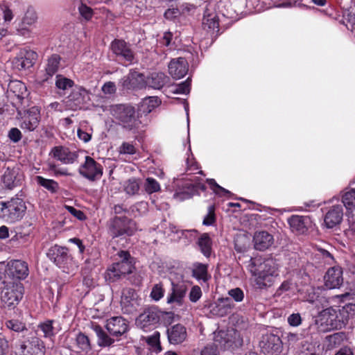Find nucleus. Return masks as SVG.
I'll return each instance as SVG.
<instances>
[{
	"mask_svg": "<svg viewBox=\"0 0 355 355\" xmlns=\"http://www.w3.org/2000/svg\"><path fill=\"white\" fill-rule=\"evenodd\" d=\"M187 289L184 286L172 284L171 293L167 297V302H177L180 304L186 295Z\"/></svg>",
	"mask_w": 355,
	"mask_h": 355,
	"instance_id": "obj_33",
	"label": "nucleus"
},
{
	"mask_svg": "<svg viewBox=\"0 0 355 355\" xmlns=\"http://www.w3.org/2000/svg\"><path fill=\"white\" fill-rule=\"evenodd\" d=\"M64 207L70 214H71L78 219L84 220L85 218V216L82 211L76 209V208L71 206L65 205Z\"/></svg>",
	"mask_w": 355,
	"mask_h": 355,
	"instance_id": "obj_61",
	"label": "nucleus"
},
{
	"mask_svg": "<svg viewBox=\"0 0 355 355\" xmlns=\"http://www.w3.org/2000/svg\"><path fill=\"white\" fill-rule=\"evenodd\" d=\"M112 50L113 53L122 60L130 64L133 62L134 53L125 42L120 40H115L112 42Z\"/></svg>",
	"mask_w": 355,
	"mask_h": 355,
	"instance_id": "obj_24",
	"label": "nucleus"
},
{
	"mask_svg": "<svg viewBox=\"0 0 355 355\" xmlns=\"http://www.w3.org/2000/svg\"><path fill=\"white\" fill-rule=\"evenodd\" d=\"M191 80L188 78L185 81L175 85L168 87L165 92L167 94H187L190 92ZM168 96V94H166Z\"/></svg>",
	"mask_w": 355,
	"mask_h": 355,
	"instance_id": "obj_36",
	"label": "nucleus"
},
{
	"mask_svg": "<svg viewBox=\"0 0 355 355\" xmlns=\"http://www.w3.org/2000/svg\"><path fill=\"white\" fill-rule=\"evenodd\" d=\"M202 26L207 31H218L219 23L216 15L214 12H208L207 9L202 19Z\"/></svg>",
	"mask_w": 355,
	"mask_h": 355,
	"instance_id": "obj_31",
	"label": "nucleus"
},
{
	"mask_svg": "<svg viewBox=\"0 0 355 355\" xmlns=\"http://www.w3.org/2000/svg\"><path fill=\"white\" fill-rule=\"evenodd\" d=\"M193 276L198 281L202 280L205 282L210 279L211 276L207 272V266L205 264L197 263L193 266Z\"/></svg>",
	"mask_w": 355,
	"mask_h": 355,
	"instance_id": "obj_35",
	"label": "nucleus"
},
{
	"mask_svg": "<svg viewBox=\"0 0 355 355\" xmlns=\"http://www.w3.org/2000/svg\"><path fill=\"white\" fill-rule=\"evenodd\" d=\"M79 173L90 181L99 180L103 175V166L92 157L86 156L85 162L80 165Z\"/></svg>",
	"mask_w": 355,
	"mask_h": 355,
	"instance_id": "obj_11",
	"label": "nucleus"
},
{
	"mask_svg": "<svg viewBox=\"0 0 355 355\" xmlns=\"http://www.w3.org/2000/svg\"><path fill=\"white\" fill-rule=\"evenodd\" d=\"M198 245L201 252L206 257H209L211 255L212 242L207 234L205 233L200 236L198 241Z\"/></svg>",
	"mask_w": 355,
	"mask_h": 355,
	"instance_id": "obj_37",
	"label": "nucleus"
},
{
	"mask_svg": "<svg viewBox=\"0 0 355 355\" xmlns=\"http://www.w3.org/2000/svg\"><path fill=\"white\" fill-rule=\"evenodd\" d=\"M293 232L296 234H304L311 228L313 222L308 216L293 215L288 219Z\"/></svg>",
	"mask_w": 355,
	"mask_h": 355,
	"instance_id": "obj_20",
	"label": "nucleus"
},
{
	"mask_svg": "<svg viewBox=\"0 0 355 355\" xmlns=\"http://www.w3.org/2000/svg\"><path fill=\"white\" fill-rule=\"evenodd\" d=\"M68 99L73 103L70 105L71 107L77 109L89 101V93L85 88L79 87L73 90L68 96Z\"/></svg>",
	"mask_w": 355,
	"mask_h": 355,
	"instance_id": "obj_28",
	"label": "nucleus"
},
{
	"mask_svg": "<svg viewBox=\"0 0 355 355\" xmlns=\"http://www.w3.org/2000/svg\"><path fill=\"white\" fill-rule=\"evenodd\" d=\"M119 152L120 154L134 155L136 153V148L132 144L123 142L119 147Z\"/></svg>",
	"mask_w": 355,
	"mask_h": 355,
	"instance_id": "obj_56",
	"label": "nucleus"
},
{
	"mask_svg": "<svg viewBox=\"0 0 355 355\" xmlns=\"http://www.w3.org/2000/svg\"><path fill=\"white\" fill-rule=\"evenodd\" d=\"M55 84L58 89L66 90L72 87L74 85V82L62 75H57Z\"/></svg>",
	"mask_w": 355,
	"mask_h": 355,
	"instance_id": "obj_48",
	"label": "nucleus"
},
{
	"mask_svg": "<svg viewBox=\"0 0 355 355\" xmlns=\"http://www.w3.org/2000/svg\"><path fill=\"white\" fill-rule=\"evenodd\" d=\"M1 292V300L5 308L14 309L20 302L24 295L22 284L17 280L6 279Z\"/></svg>",
	"mask_w": 355,
	"mask_h": 355,
	"instance_id": "obj_4",
	"label": "nucleus"
},
{
	"mask_svg": "<svg viewBox=\"0 0 355 355\" xmlns=\"http://www.w3.org/2000/svg\"><path fill=\"white\" fill-rule=\"evenodd\" d=\"M35 180L38 184L42 186L52 193L56 192L59 189L58 183L53 180L46 179L42 176H37Z\"/></svg>",
	"mask_w": 355,
	"mask_h": 355,
	"instance_id": "obj_40",
	"label": "nucleus"
},
{
	"mask_svg": "<svg viewBox=\"0 0 355 355\" xmlns=\"http://www.w3.org/2000/svg\"><path fill=\"white\" fill-rule=\"evenodd\" d=\"M49 255L53 262L64 271L72 266L73 258L69 254V250L67 248L54 245L49 250Z\"/></svg>",
	"mask_w": 355,
	"mask_h": 355,
	"instance_id": "obj_12",
	"label": "nucleus"
},
{
	"mask_svg": "<svg viewBox=\"0 0 355 355\" xmlns=\"http://www.w3.org/2000/svg\"><path fill=\"white\" fill-rule=\"evenodd\" d=\"M185 158L186 171L190 173H195L199 167L191 150V146L189 144L188 151Z\"/></svg>",
	"mask_w": 355,
	"mask_h": 355,
	"instance_id": "obj_44",
	"label": "nucleus"
},
{
	"mask_svg": "<svg viewBox=\"0 0 355 355\" xmlns=\"http://www.w3.org/2000/svg\"><path fill=\"white\" fill-rule=\"evenodd\" d=\"M254 248L259 250L268 249L273 243V237L265 231L255 233L253 238Z\"/></svg>",
	"mask_w": 355,
	"mask_h": 355,
	"instance_id": "obj_30",
	"label": "nucleus"
},
{
	"mask_svg": "<svg viewBox=\"0 0 355 355\" xmlns=\"http://www.w3.org/2000/svg\"><path fill=\"white\" fill-rule=\"evenodd\" d=\"M40 121V112L38 107H32L23 114L20 119L19 126L26 131H33Z\"/></svg>",
	"mask_w": 355,
	"mask_h": 355,
	"instance_id": "obj_15",
	"label": "nucleus"
},
{
	"mask_svg": "<svg viewBox=\"0 0 355 355\" xmlns=\"http://www.w3.org/2000/svg\"><path fill=\"white\" fill-rule=\"evenodd\" d=\"M124 190L128 195H135L139 190V183L135 178H130L125 182Z\"/></svg>",
	"mask_w": 355,
	"mask_h": 355,
	"instance_id": "obj_49",
	"label": "nucleus"
},
{
	"mask_svg": "<svg viewBox=\"0 0 355 355\" xmlns=\"http://www.w3.org/2000/svg\"><path fill=\"white\" fill-rule=\"evenodd\" d=\"M23 340L19 345V355H44L45 347L43 342L35 332L23 335Z\"/></svg>",
	"mask_w": 355,
	"mask_h": 355,
	"instance_id": "obj_7",
	"label": "nucleus"
},
{
	"mask_svg": "<svg viewBox=\"0 0 355 355\" xmlns=\"http://www.w3.org/2000/svg\"><path fill=\"white\" fill-rule=\"evenodd\" d=\"M167 333L168 340L173 345H178L183 343L187 337L185 327L180 324L171 327V328L168 329Z\"/></svg>",
	"mask_w": 355,
	"mask_h": 355,
	"instance_id": "obj_29",
	"label": "nucleus"
},
{
	"mask_svg": "<svg viewBox=\"0 0 355 355\" xmlns=\"http://www.w3.org/2000/svg\"><path fill=\"white\" fill-rule=\"evenodd\" d=\"M102 91L105 94H112L116 92V86L113 82H107L102 87Z\"/></svg>",
	"mask_w": 355,
	"mask_h": 355,
	"instance_id": "obj_63",
	"label": "nucleus"
},
{
	"mask_svg": "<svg viewBox=\"0 0 355 355\" xmlns=\"http://www.w3.org/2000/svg\"><path fill=\"white\" fill-rule=\"evenodd\" d=\"M17 33L19 35L23 36L26 38H29L32 36V31L28 25H24L23 23H20L17 28Z\"/></svg>",
	"mask_w": 355,
	"mask_h": 355,
	"instance_id": "obj_57",
	"label": "nucleus"
},
{
	"mask_svg": "<svg viewBox=\"0 0 355 355\" xmlns=\"http://www.w3.org/2000/svg\"><path fill=\"white\" fill-rule=\"evenodd\" d=\"M1 205L0 218L10 223L21 220L26 210L25 202L19 198H13L6 202H1Z\"/></svg>",
	"mask_w": 355,
	"mask_h": 355,
	"instance_id": "obj_5",
	"label": "nucleus"
},
{
	"mask_svg": "<svg viewBox=\"0 0 355 355\" xmlns=\"http://www.w3.org/2000/svg\"><path fill=\"white\" fill-rule=\"evenodd\" d=\"M189 64L185 58L172 60L168 64V72L175 79L183 78L188 72Z\"/></svg>",
	"mask_w": 355,
	"mask_h": 355,
	"instance_id": "obj_26",
	"label": "nucleus"
},
{
	"mask_svg": "<svg viewBox=\"0 0 355 355\" xmlns=\"http://www.w3.org/2000/svg\"><path fill=\"white\" fill-rule=\"evenodd\" d=\"M75 344L73 347L78 352L87 353L91 350L90 340L87 336L80 332L74 338Z\"/></svg>",
	"mask_w": 355,
	"mask_h": 355,
	"instance_id": "obj_34",
	"label": "nucleus"
},
{
	"mask_svg": "<svg viewBox=\"0 0 355 355\" xmlns=\"http://www.w3.org/2000/svg\"><path fill=\"white\" fill-rule=\"evenodd\" d=\"M168 77L166 76L164 73H157V89L162 88L164 85L168 82Z\"/></svg>",
	"mask_w": 355,
	"mask_h": 355,
	"instance_id": "obj_62",
	"label": "nucleus"
},
{
	"mask_svg": "<svg viewBox=\"0 0 355 355\" xmlns=\"http://www.w3.org/2000/svg\"><path fill=\"white\" fill-rule=\"evenodd\" d=\"M227 293L236 302H241L244 299V293L240 288L230 289Z\"/></svg>",
	"mask_w": 355,
	"mask_h": 355,
	"instance_id": "obj_55",
	"label": "nucleus"
},
{
	"mask_svg": "<svg viewBox=\"0 0 355 355\" xmlns=\"http://www.w3.org/2000/svg\"><path fill=\"white\" fill-rule=\"evenodd\" d=\"M120 84L123 89L125 90L140 89L146 86L154 88V79L153 78L145 79L143 73L130 70L128 75L121 79Z\"/></svg>",
	"mask_w": 355,
	"mask_h": 355,
	"instance_id": "obj_8",
	"label": "nucleus"
},
{
	"mask_svg": "<svg viewBox=\"0 0 355 355\" xmlns=\"http://www.w3.org/2000/svg\"><path fill=\"white\" fill-rule=\"evenodd\" d=\"M2 182L6 188L11 189L17 185L18 181L14 171L8 168L2 176Z\"/></svg>",
	"mask_w": 355,
	"mask_h": 355,
	"instance_id": "obj_45",
	"label": "nucleus"
},
{
	"mask_svg": "<svg viewBox=\"0 0 355 355\" xmlns=\"http://www.w3.org/2000/svg\"><path fill=\"white\" fill-rule=\"evenodd\" d=\"M318 318L321 324H325L329 329H340L345 327L340 306L329 307L322 310Z\"/></svg>",
	"mask_w": 355,
	"mask_h": 355,
	"instance_id": "obj_9",
	"label": "nucleus"
},
{
	"mask_svg": "<svg viewBox=\"0 0 355 355\" xmlns=\"http://www.w3.org/2000/svg\"><path fill=\"white\" fill-rule=\"evenodd\" d=\"M28 275V265L25 261L12 260L7 263L5 276L12 280L25 279Z\"/></svg>",
	"mask_w": 355,
	"mask_h": 355,
	"instance_id": "obj_14",
	"label": "nucleus"
},
{
	"mask_svg": "<svg viewBox=\"0 0 355 355\" xmlns=\"http://www.w3.org/2000/svg\"><path fill=\"white\" fill-rule=\"evenodd\" d=\"M94 329L98 337V344L100 346L107 347L112 344L114 340L110 338L100 326H95Z\"/></svg>",
	"mask_w": 355,
	"mask_h": 355,
	"instance_id": "obj_39",
	"label": "nucleus"
},
{
	"mask_svg": "<svg viewBox=\"0 0 355 355\" xmlns=\"http://www.w3.org/2000/svg\"><path fill=\"white\" fill-rule=\"evenodd\" d=\"M234 304L229 297L218 299L209 306V312L214 316L223 317L231 312Z\"/></svg>",
	"mask_w": 355,
	"mask_h": 355,
	"instance_id": "obj_23",
	"label": "nucleus"
},
{
	"mask_svg": "<svg viewBox=\"0 0 355 355\" xmlns=\"http://www.w3.org/2000/svg\"><path fill=\"white\" fill-rule=\"evenodd\" d=\"M214 345L205 347L201 352V355H218L217 347H229L232 344L241 345L242 339L239 333L234 329L219 330L214 333Z\"/></svg>",
	"mask_w": 355,
	"mask_h": 355,
	"instance_id": "obj_2",
	"label": "nucleus"
},
{
	"mask_svg": "<svg viewBox=\"0 0 355 355\" xmlns=\"http://www.w3.org/2000/svg\"><path fill=\"white\" fill-rule=\"evenodd\" d=\"M315 255L322 258L325 264L332 265L335 263L334 255L327 250L319 248L317 249Z\"/></svg>",
	"mask_w": 355,
	"mask_h": 355,
	"instance_id": "obj_51",
	"label": "nucleus"
},
{
	"mask_svg": "<svg viewBox=\"0 0 355 355\" xmlns=\"http://www.w3.org/2000/svg\"><path fill=\"white\" fill-rule=\"evenodd\" d=\"M202 296L201 288L198 286H194L191 288L189 293V300L192 302H196Z\"/></svg>",
	"mask_w": 355,
	"mask_h": 355,
	"instance_id": "obj_59",
	"label": "nucleus"
},
{
	"mask_svg": "<svg viewBox=\"0 0 355 355\" xmlns=\"http://www.w3.org/2000/svg\"><path fill=\"white\" fill-rule=\"evenodd\" d=\"M250 270L254 277L256 286L260 289L271 286L279 276L278 264L272 259L262 262L259 259L254 260Z\"/></svg>",
	"mask_w": 355,
	"mask_h": 355,
	"instance_id": "obj_1",
	"label": "nucleus"
},
{
	"mask_svg": "<svg viewBox=\"0 0 355 355\" xmlns=\"http://www.w3.org/2000/svg\"><path fill=\"white\" fill-rule=\"evenodd\" d=\"M119 257L121 261L110 266L105 273L106 281L115 282L132 273L135 269L130 254L126 251H120Z\"/></svg>",
	"mask_w": 355,
	"mask_h": 355,
	"instance_id": "obj_3",
	"label": "nucleus"
},
{
	"mask_svg": "<svg viewBox=\"0 0 355 355\" xmlns=\"http://www.w3.org/2000/svg\"><path fill=\"white\" fill-rule=\"evenodd\" d=\"M198 189L205 190V186L200 182H197L196 180L187 182L182 185V188H179L173 194V198L178 201H183L191 198Z\"/></svg>",
	"mask_w": 355,
	"mask_h": 355,
	"instance_id": "obj_18",
	"label": "nucleus"
},
{
	"mask_svg": "<svg viewBox=\"0 0 355 355\" xmlns=\"http://www.w3.org/2000/svg\"><path fill=\"white\" fill-rule=\"evenodd\" d=\"M78 10L81 17L87 21L91 20L94 15L93 10L83 2L80 3Z\"/></svg>",
	"mask_w": 355,
	"mask_h": 355,
	"instance_id": "obj_52",
	"label": "nucleus"
},
{
	"mask_svg": "<svg viewBox=\"0 0 355 355\" xmlns=\"http://www.w3.org/2000/svg\"><path fill=\"white\" fill-rule=\"evenodd\" d=\"M135 229V222L125 216H116L109 223V232L113 237L123 234L131 235Z\"/></svg>",
	"mask_w": 355,
	"mask_h": 355,
	"instance_id": "obj_10",
	"label": "nucleus"
},
{
	"mask_svg": "<svg viewBox=\"0 0 355 355\" xmlns=\"http://www.w3.org/2000/svg\"><path fill=\"white\" fill-rule=\"evenodd\" d=\"M37 20V15L35 10L33 8H28L21 22L23 23L24 25L31 26L35 24Z\"/></svg>",
	"mask_w": 355,
	"mask_h": 355,
	"instance_id": "obj_50",
	"label": "nucleus"
},
{
	"mask_svg": "<svg viewBox=\"0 0 355 355\" xmlns=\"http://www.w3.org/2000/svg\"><path fill=\"white\" fill-rule=\"evenodd\" d=\"M112 114L119 120L120 124L128 130L138 128L139 121L135 107L130 105L119 104L111 107Z\"/></svg>",
	"mask_w": 355,
	"mask_h": 355,
	"instance_id": "obj_6",
	"label": "nucleus"
},
{
	"mask_svg": "<svg viewBox=\"0 0 355 355\" xmlns=\"http://www.w3.org/2000/svg\"><path fill=\"white\" fill-rule=\"evenodd\" d=\"M157 176L160 179V182H157V192L163 191L164 189L171 192L169 184L170 180L164 178V173L162 169H157Z\"/></svg>",
	"mask_w": 355,
	"mask_h": 355,
	"instance_id": "obj_47",
	"label": "nucleus"
},
{
	"mask_svg": "<svg viewBox=\"0 0 355 355\" xmlns=\"http://www.w3.org/2000/svg\"><path fill=\"white\" fill-rule=\"evenodd\" d=\"M324 285L329 289L339 288L343 282V270L338 266L330 268L324 277Z\"/></svg>",
	"mask_w": 355,
	"mask_h": 355,
	"instance_id": "obj_25",
	"label": "nucleus"
},
{
	"mask_svg": "<svg viewBox=\"0 0 355 355\" xmlns=\"http://www.w3.org/2000/svg\"><path fill=\"white\" fill-rule=\"evenodd\" d=\"M128 328V323L122 317H112L107 320L106 329L114 336L122 335Z\"/></svg>",
	"mask_w": 355,
	"mask_h": 355,
	"instance_id": "obj_27",
	"label": "nucleus"
},
{
	"mask_svg": "<svg viewBox=\"0 0 355 355\" xmlns=\"http://www.w3.org/2000/svg\"><path fill=\"white\" fill-rule=\"evenodd\" d=\"M288 323L292 327H298L302 323V318L299 313H293L287 319Z\"/></svg>",
	"mask_w": 355,
	"mask_h": 355,
	"instance_id": "obj_60",
	"label": "nucleus"
},
{
	"mask_svg": "<svg viewBox=\"0 0 355 355\" xmlns=\"http://www.w3.org/2000/svg\"><path fill=\"white\" fill-rule=\"evenodd\" d=\"M342 202L347 211H352L355 209V189L343 192Z\"/></svg>",
	"mask_w": 355,
	"mask_h": 355,
	"instance_id": "obj_38",
	"label": "nucleus"
},
{
	"mask_svg": "<svg viewBox=\"0 0 355 355\" xmlns=\"http://www.w3.org/2000/svg\"><path fill=\"white\" fill-rule=\"evenodd\" d=\"M343 207L341 204L332 205L325 208L324 225L331 229L338 226L343 221Z\"/></svg>",
	"mask_w": 355,
	"mask_h": 355,
	"instance_id": "obj_13",
	"label": "nucleus"
},
{
	"mask_svg": "<svg viewBox=\"0 0 355 355\" xmlns=\"http://www.w3.org/2000/svg\"><path fill=\"white\" fill-rule=\"evenodd\" d=\"M37 53L29 49H21L12 62L14 68L18 70H26L33 66Z\"/></svg>",
	"mask_w": 355,
	"mask_h": 355,
	"instance_id": "obj_16",
	"label": "nucleus"
},
{
	"mask_svg": "<svg viewBox=\"0 0 355 355\" xmlns=\"http://www.w3.org/2000/svg\"><path fill=\"white\" fill-rule=\"evenodd\" d=\"M155 108V99L154 96L146 97L141 104V110L144 113H150Z\"/></svg>",
	"mask_w": 355,
	"mask_h": 355,
	"instance_id": "obj_53",
	"label": "nucleus"
},
{
	"mask_svg": "<svg viewBox=\"0 0 355 355\" xmlns=\"http://www.w3.org/2000/svg\"><path fill=\"white\" fill-rule=\"evenodd\" d=\"M136 324L144 331L148 332L155 327V308L148 307L136 319Z\"/></svg>",
	"mask_w": 355,
	"mask_h": 355,
	"instance_id": "obj_21",
	"label": "nucleus"
},
{
	"mask_svg": "<svg viewBox=\"0 0 355 355\" xmlns=\"http://www.w3.org/2000/svg\"><path fill=\"white\" fill-rule=\"evenodd\" d=\"M207 183L209 184L211 190L216 194L220 196H225L230 193L229 191L224 189L223 187L218 185L214 179H207Z\"/></svg>",
	"mask_w": 355,
	"mask_h": 355,
	"instance_id": "obj_54",
	"label": "nucleus"
},
{
	"mask_svg": "<svg viewBox=\"0 0 355 355\" xmlns=\"http://www.w3.org/2000/svg\"><path fill=\"white\" fill-rule=\"evenodd\" d=\"M215 222L214 207L209 206L208 208V213L203 220V225H211Z\"/></svg>",
	"mask_w": 355,
	"mask_h": 355,
	"instance_id": "obj_58",
	"label": "nucleus"
},
{
	"mask_svg": "<svg viewBox=\"0 0 355 355\" xmlns=\"http://www.w3.org/2000/svg\"><path fill=\"white\" fill-rule=\"evenodd\" d=\"M6 326L8 329L15 332H21L24 335L31 332L27 329L25 323L17 320H10L6 321Z\"/></svg>",
	"mask_w": 355,
	"mask_h": 355,
	"instance_id": "obj_42",
	"label": "nucleus"
},
{
	"mask_svg": "<svg viewBox=\"0 0 355 355\" xmlns=\"http://www.w3.org/2000/svg\"><path fill=\"white\" fill-rule=\"evenodd\" d=\"M261 347L266 355H278L282 350V340L276 335L266 334L263 336Z\"/></svg>",
	"mask_w": 355,
	"mask_h": 355,
	"instance_id": "obj_19",
	"label": "nucleus"
},
{
	"mask_svg": "<svg viewBox=\"0 0 355 355\" xmlns=\"http://www.w3.org/2000/svg\"><path fill=\"white\" fill-rule=\"evenodd\" d=\"M8 137L12 141L17 142L21 139V134L19 130L13 128L9 131Z\"/></svg>",
	"mask_w": 355,
	"mask_h": 355,
	"instance_id": "obj_64",
	"label": "nucleus"
},
{
	"mask_svg": "<svg viewBox=\"0 0 355 355\" xmlns=\"http://www.w3.org/2000/svg\"><path fill=\"white\" fill-rule=\"evenodd\" d=\"M49 155L64 164H72L77 161L78 157L77 151H72L63 146L53 147L51 150Z\"/></svg>",
	"mask_w": 355,
	"mask_h": 355,
	"instance_id": "obj_17",
	"label": "nucleus"
},
{
	"mask_svg": "<svg viewBox=\"0 0 355 355\" xmlns=\"http://www.w3.org/2000/svg\"><path fill=\"white\" fill-rule=\"evenodd\" d=\"M139 305L138 295L130 288H124L121 298V306L124 313H130Z\"/></svg>",
	"mask_w": 355,
	"mask_h": 355,
	"instance_id": "obj_22",
	"label": "nucleus"
},
{
	"mask_svg": "<svg viewBox=\"0 0 355 355\" xmlns=\"http://www.w3.org/2000/svg\"><path fill=\"white\" fill-rule=\"evenodd\" d=\"M9 89L19 99L23 98L26 93V86L21 81H12L9 84Z\"/></svg>",
	"mask_w": 355,
	"mask_h": 355,
	"instance_id": "obj_41",
	"label": "nucleus"
},
{
	"mask_svg": "<svg viewBox=\"0 0 355 355\" xmlns=\"http://www.w3.org/2000/svg\"><path fill=\"white\" fill-rule=\"evenodd\" d=\"M340 311L345 326L348 320L355 315V304H347L345 306L340 307Z\"/></svg>",
	"mask_w": 355,
	"mask_h": 355,
	"instance_id": "obj_43",
	"label": "nucleus"
},
{
	"mask_svg": "<svg viewBox=\"0 0 355 355\" xmlns=\"http://www.w3.org/2000/svg\"><path fill=\"white\" fill-rule=\"evenodd\" d=\"M53 323V320H48L38 325V329L43 333L45 338H51L55 335Z\"/></svg>",
	"mask_w": 355,
	"mask_h": 355,
	"instance_id": "obj_46",
	"label": "nucleus"
},
{
	"mask_svg": "<svg viewBox=\"0 0 355 355\" xmlns=\"http://www.w3.org/2000/svg\"><path fill=\"white\" fill-rule=\"evenodd\" d=\"M60 62V56L58 54H53L47 60L45 67L46 77L44 80H47L49 78L53 76L58 70Z\"/></svg>",
	"mask_w": 355,
	"mask_h": 355,
	"instance_id": "obj_32",
	"label": "nucleus"
}]
</instances>
